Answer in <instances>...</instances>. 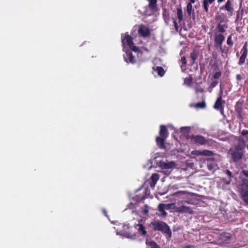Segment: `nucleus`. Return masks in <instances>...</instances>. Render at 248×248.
Listing matches in <instances>:
<instances>
[{
	"label": "nucleus",
	"mask_w": 248,
	"mask_h": 248,
	"mask_svg": "<svg viewBox=\"0 0 248 248\" xmlns=\"http://www.w3.org/2000/svg\"><path fill=\"white\" fill-rule=\"evenodd\" d=\"M169 136V133L166 126L164 125L160 126L159 136L156 137L155 141L156 145L160 149H164L166 146L165 142Z\"/></svg>",
	"instance_id": "nucleus-1"
},
{
	"label": "nucleus",
	"mask_w": 248,
	"mask_h": 248,
	"mask_svg": "<svg viewBox=\"0 0 248 248\" xmlns=\"http://www.w3.org/2000/svg\"><path fill=\"white\" fill-rule=\"evenodd\" d=\"M228 155L233 162H237L240 161L244 154V152L234 147L231 148L228 152Z\"/></svg>",
	"instance_id": "nucleus-2"
},
{
	"label": "nucleus",
	"mask_w": 248,
	"mask_h": 248,
	"mask_svg": "<svg viewBox=\"0 0 248 248\" xmlns=\"http://www.w3.org/2000/svg\"><path fill=\"white\" fill-rule=\"evenodd\" d=\"M175 195L178 200V204L183 203L192 204V200L190 198V193L186 191H181L176 192Z\"/></svg>",
	"instance_id": "nucleus-3"
},
{
	"label": "nucleus",
	"mask_w": 248,
	"mask_h": 248,
	"mask_svg": "<svg viewBox=\"0 0 248 248\" xmlns=\"http://www.w3.org/2000/svg\"><path fill=\"white\" fill-rule=\"evenodd\" d=\"M122 42L124 48L126 45L134 52L138 51V47L134 46L132 37L129 35L127 32H126L124 34V37H123V36H122Z\"/></svg>",
	"instance_id": "nucleus-4"
},
{
	"label": "nucleus",
	"mask_w": 248,
	"mask_h": 248,
	"mask_svg": "<svg viewBox=\"0 0 248 248\" xmlns=\"http://www.w3.org/2000/svg\"><path fill=\"white\" fill-rule=\"evenodd\" d=\"M152 226L155 231L162 232H171V230L169 226L162 221H154L151 223Z\"/></svg>",
	"instance_id": "nucleus-5"
},
{
	"label": "nucleus",
	"mask_w": 248,
	"mask_h": 248,
	"mask_svg": "<svg viewBox=\"0 0 248 248\" xmlns=\"http://www.w3.org/2000/svg\"><path fill=\"white\" fill-rule=\"evenodd\" d=\"M240 192L242 200L248 204V180H244L240 186Z\"/></svg>",
	"instance_id": "nucleus-6"
},
{
	"label": "nucleus",
	"mask_w": 248,
	"mask_h": 248,
	"mask_svg": "<svg viewBox=\"0 0 248 248\" xmlns=\"http://www.w3.org/2000/svg\"><path fill=\"white\" fill-rule=\"evenodd\" d=\"M218 234L217 236V243L219 245L222 246L226 244H228L231 239V233H217Z\"/></svg>",
	"instance_id": "nucleus-7"
},
{
	"label": "nucleus",
	"mask_w": 248,
	"mask_h": 248,
	"mask_svg": "<svg viewBox=\"0 0 248 248\" xmlns=\"http://www.w3.org/2000/svg\"><path fill=\"white\" fill-rule=\"evenodd\" d=\"M175 211L179 214H188L192 215L194 212L192 208L184 205L175 206L174 208Z\"/></svg>",
	"instance_id": "nucleus-8"
},
{
	"label": "nucleus",
	"mask_w": 248,
	"mask_h": 248,
	"mask_svg": "<svg viewBox=\"0 0 248 248\" xmlns=\"http://www.w3.org/2000/svg\"><path fill=\"white\" fill-rule=\"evenodd\" d=\"M225 104V100L222 99V96L220 95L217 99L213 107L215 109L219 110L221 113L223 114L224 112V105Z\"/></svg>",
	"instance_id": "nucleus-9"
},
{
	"label": "nucleus",
	"mask_w": 248,
	"mask_h": 248,
	"mask_svg": "<svg viewBox=\"0 0 248 248\" xmlns=\"http://www.w3.org/2000/svg\"><path fill=\"white\" fill-rule=\"evenodd\" d=\"M189 139L195 143L200 145H203L207 142L205 138L200 135H192L189 136Z\"/></svg>",
	"instance_id": "nucleus-10"
},
{
	"label": "nucleus",
	"mask_w": 248,
	"mask_h": 248,
	"mask_svg": "<svg viewBox=\"0 0 248 248\" xmlns=\"http://www.w3.org/2000/svg\"><path fill=\"white\" fill-rule=\"evenodd\" d=\"M236 140L237 141V144L234 146V147L244 152V150L247 146L246 141L244 138L241 137H238L237 138Z\"/></svg>",
	"instance_id": "nucleus-11"
},
{
	"label": "nucleus",
	"mask_w": 248,
	"mask_h": 248,
	"mask_svg": "<svg viewBox=\"0 0 248 248\" xmlns=\"http://www.w3.org/2000/svg\"><path fill=\"white\" fill-rule=\"evenodd\" d=\"M243 103L244 100H239L236 102L234 106L235 111L237 114V117L239 118H242V113L243 111L242 105Z\"/></svg>",
	"instance_id": "nucleus-12"
},
{
	"label": "nucleus",
	"mask_w": 248,
	"mask_h": 248,
	"mask_svg": "<svg viewBox=\"0 0 248 248\" xmlns=\"http://www.w3.org/2000/svg\"><path fill=\"white\" fill-rule=\"evenodd\" d=\"M125 61L127 62H130L132 64L136 62V59L134 56L132 52L130 50H127L125 52V54L124 56Z\"/></svg>",
	"instance_id": "nucleus-13"
},
{
	"label": "nucleus",
	"mask_w": 248,
	"mask_h": 248,
	"mask_svg": "<svg viewBox=\"0 0 248 248\" xmlns=\"http://www.w3.org/2000/svg\"><path fill=\"white\" fill-rule=\"evenodd\" d=\"M139 34L144 37H148L150 34V31L148 27L140 26L139 29Z\"/></svg>",
	"instance_id": "nucleus-14"
},
{
	"label": "nucleus",
	"mask_w": 248,
	"mask_h": 248,
	"mask_svg": "<svg viewBox=\"0 0 248 248\" xmlns=\"http://www.w3.org/2000/svg\"><path fill=\"white\" fill-rule=\"evenodd\" d=\"M220 10H226L228 12L232 13L233 11V8L232 6V2L230 0H228L225 5L221 6L219 8Z\"/></svg>",
	"instance_id": "nucleus-15"
},
{
	"label": "nucleus",
	"mask_w": 248,
	"mask_h": 248,
	"mask_svg": "<svg viewBox=\"0 0 248 248\" xmlns=\"http://www.w3.org/2000/svg\"><path fill=\"white\" fill-rule=\"evenodd\" d=\"M241 56H240V58L238 62L239 65H242L245 63V60L248 54V49L242 48L241 50Z\"/></svg>",
	"instance_id": "nucleus-16"
},
{
	"label": "nucleus",
	"mask_w": 248,
	"mask_h": 248,
	"mask_svg": "<svg viewBox=\"0 0 248 248\" xmlns=\"http://www.w3.org/2000/svg\"><path fill=\"white\" fill-rule=\"evenodd\" d=\"M199 55V51L194 49L190 54V58L191 60V64L193 65L195 63Z\"/></svg>",
	"instance_id": "nucleus-17"
},
{
	"label": "nucleus",
	"mask_w": 248,
	"mask_h": 248,
	"mask_svg": "<svg viewBox=\"0 0 248 248\" xmlns=\"http://www.w3.org/2000/svg\"><path fill=\"white\" fill-rule=\"evenodd\" d=\"M175 166V164L174 162L171 161L170 162H161L160 167L163 169H169L174 168Z\"/></svg>",
	"instance_id": "nucleus-18"
},
{
	"label": "nucleus",
	"mask_w": 248,
	"mask_h": 248,
	"mask_svg": "<svg viewBox=\"0 0 248 248\" xmlns=\"http://www.w3.org/2000/svg\"><path fill=\"white\" fill-rule=\"evenodd\" d=\"M120 234L122 236L131 239H135L137 234H140L142 236L144 237L146 233H117Z\"/></svg>",
	"instance_id": "nucleus-19"
},
{
	"label": "nucleus",
	"mask_w": 248,
	"mask_h": 248,
	"mask_svg": "<svg viewBox=\"0 0 248 248\" xmlns=\"http://www.w3.org/2000/svg\"><path fill=\"white\" fill-rule=\"evenodd\" d=\"M215 0H203L202 6L204 11L208 13L209 12V4H212Z\"/></svg>",
	"instance_id": "nucleus-20"
},
{
	"label": "nucleus",
	"mask_w": 248,
	"mask_h": 248,
	"mask_svg": "<svg viewBox=\"0 0 248 248\" xmlns=\"http://www.w3.org/2000/svg\"><path fill=\"white\" fill-rule=\"evenodd\" d=\"M225 40V36L222 33L217 34L215 36L214 42L223 43Z\"/></svg>",
	"instance_id": "nucleus-21"
},
{
	"label": "nucleus",
	"mask_w": 248,
	"mask_h": 248,
	"mask_svg": "<svg viewBox=\"0 0 248 248\" xmlns=\"http://www.w3.org/2000/svg\"><path fill=\"white\" fill-rule=\"evenodd\" d=\"M149 1V7L153 10H155L157 8V0H147Z\"/></svg>",
	"instance_id": "nucleus-22"
},
{
	"label": "nucleus",
	"mask_w": 248,
	"mask_h": 248,
	"mask_svg": "<svg viewBox=\"0 0 248 248\" xmlns=\"http://www.w3.org/2000/svg\"><path fill=\"white\" fill-rule=\"evenodd\" d=\"M158 179L159 175L157 173H153L151 177V180L152 182V184H151V186L152 187L154 186Z\"/></svg>",
	"instance_id": "nucleus-23"
},
{
	"label": "nucleus",
	"mask_w": 248,
	"mask_h": 248,
	"mask_svg": "<svg viewBox=\"0 0 248 248\" xmlns=\"http://www.w3.org/2000/svg\"><path fill=\"white\" fill-rule=\"evenodd\" d=\"M177 16L179 22L183 19V10L181 7L177 8Z\"/></svg>",
	"instance_id": "nucleus-24"
},
{
	"label": "nucleus",
	"mask_w": 248,
	"mask_h": 248,
	"mask_svg": "<svg viewBox=\"0 0 248 248\" xmlns=\"http://www.w3.org/2000/svg\"><path fill=\"white\" fill-rule=\"evenodd\" d=\"M225 173L228 177L227 179H225V182L226 184H229L232 180V172L228 170H225Z\"/></svg>",
	"instance_id": "nucleus-25"
},
{
	"label": "nucleus",
	"mask_w": 248,
	"mask_h": 248,
	"mask_svg": "<svg viewBox=\"0 0 248 248\" xmlns=\"http://www.w3.org/2000/svg\"><path fill=\"white\" fill-rule=\"evenodd\" d=\"M158 211L161 213L163 216H166L167 213L165 211V205L164 204H160L158 206Z\"/></svg>",
	"instance_id": "nucleus-26"
},
{
	"label": "nucleus",
	"mask_w": 248,
	"mask_h": 248,
	"mask_svg": "<svg viewBox=\"0 0 248 248\" xmlns=\"http://www.w3.org/2000/svg\"><path fill=\"white\" fill-rule=\"evenodd\" d=\"M226 28H227V26L225 24L219 23L217 27V29L218 32L220 33H224L225 31Z\"/></svg>",
	"instance_id": "nucleus-27"
},
{
	"label": "nucleus",
	"mask_w": 248,
	"mask_h": 248,
	"mask_svg": "<svg viewBox=\"0 0 248 248\" xmlns=\"http://www.w3.org/2000/svg\"><path fill=\"white\" fill-rule=\"evenodd\" d=\"M186 11L189 16L192 15V13H194V11L193 9L192 4H191L190 3H188L187 4Z\"/></svg>",
	"instance_id": "nucleus-28"
},
{
	"label": "nucleus",
	"mask_w": 248,
	"mask_h": 248,
	"mask_svg": "<svg viewBox=\"0 0 248 248\" xmlns=\"http://www.w3.org/2000/svg\"><path fill=\"white\" fill-rule=\"evenodd\" d=\"M146 196L145 195L140 196L139 195H137L133 198V199L136 202L140 203L141 202H142L143 200H144Z\"/></svg>",
	"instance_id": "nucleus-29"
},
{
	"label": "nucleus",
	"mask_w": 248,
	"mask_h": 248,
	"mask_svg": "<svg viewBox=\"0 0 248 248\" xmlns=\"http://www.w3.org/2000/svg\"><path fill=\"white\" fill-rule=\"evenodd\" d=\"M135 228L140 232H147L144 226L141 224H138L135 225Z\"/></svg>",
	"instance_id": "nucleus-30"
},
{
	"label": "nucleus",
	"mask_w": 248,
	"mask_h": 248,
	"mask_svg": "<svg viewBox=\"0 0 248 248\" xmlns=\"http://www.w3.org/2000/svg\"><path fill=\"white\" fill-rule=\"evenodd\" d=\"M155 70L157 72L158 75L160 77L163 76L165 73L164 69L161 66H157Z\"/></svg>",
	"instance_id": "nucleus-31"
},
{
	"label": "nucleus",
	"mask_w": 248,
	"mask_h": 248,
	"mask_svg": "<svg viewBox=\"0 0 248 248\" xmlns=\"http://www.w3.org/2000/svg\"><path fill=\"white\" fill-rule=\"evenodd\" d=\"M202 155H205L207 156H212L214 155V153L208 150H204L202 151Z\"/></svg>",
	"instance_id": "nucleus-32"
},
{
	"label": "nucleus",
	"mask_w": 248,
	"mask_h": 248,
	"mask_svg": "<svg viewBox=\"0 0 248 248\" xmlns=\"http://www.w3.org/2000/svg\"><path fill=\"white\" fill-rule=\"evenodd\" d=\"M227 44L230 47H232L233 45V41L232 40V34L229 35L227 39Z\"/></svg>",
	"instance_id": "nucleus-33"
},
{
	"label": "nucleus",
	"mask_w": 248,
	"mask_h": 248,
	"mask_svg": "<svg viewBox=\"0 0 248 248\" xmlns=\"http://www.w3.org/2000/svg\"><path fill=\"white\" fill-rule=\"evenodd\" d=\"M146 243L147 245H150L151 248H160L158 245L154 241H151L148 242L147 241H146Z\"/></svg>",
	"instance_id": "nucleus-34"
},
{
	"label": "nucleus",
	"mask_w": 248,
	"mask_h": 248,
	"mask_svg": "<svg viewBox=\"0 0 248 248\" xmlns=\"http://www.w3.org/2000/svg\"><path fill=\"white\" fill-rule=\"evenodd\" d=\"M195 107L197 108H204L206 107V104L204 101L197 103Z\"/></svg>",
	"instance_id": "nucleus-35"
},
{
	"label": "nucleus",
	"mask_w": 248,
	"mask_h": 248,
	"mask_svg": "<svg viewBox=\"0 0 248 248\" xmlns=\"http://www.w3.org/2000/svg\"><path fill=\"white\" fill-rule=\"evenodd\" d=\"M221 75V73L220 71L216 72L213 76V78L215 79H218Z\"/></svg>",
	"instance_id": "nucleus-36"
},
{
	"label": "nucleus",
	"mask_w": 248,
	"mask_h": 248,
	"mask_svg": "<svg viewBox=\"0 0 248 248\" xmlns=\"http://www.w3.org/2000/svg\"><path fill=\"white\" fill-rule=\"evenodd\" d=\"M195 91L197 93H202L204 92V89L200 86H197L195 88Z\"/></svg>",
	"instance_id": "nucleus-37"
},
{
	"label": "nucleus",
	"mask_w": 248,
	"mask_h": 248,
	"mask_svg": "<svg viewBox=\"0 0 248 248\" xmlns=\"http://www.w3.org/2000/svg\"><path fill=\"white\" fill-rule=\"evenodd\" d=\"M191 154L193 155H202V151L199 150H194L191 152Z\"/></svg>",
	"instance_id": "nucleus-38"
},
{
	"label": "nucleus",
	"mask_w": 248,
	"mask_h": 248,
	"mask_svg": "<svg viewBox=\"0 0 248 248\" xmlns=\"http://www.w3.org/2000/svg\"><path fill=\"white\" fill-rule=\"evenodd\" d=\"M149 207L147 204L144 205V209L142 210V213L144 215H147L149 212Z\"/></svg>",
	"instance_id": "nucleus-39"
},
{
	"label": "nucleus",
	"mask_w": 248,
	"mask_h": 248,
	"mask_svg": "<svg viewBox=\"0 0 248 248\" xmlns=\"http://www.w3.org/2000/svg\"><path fill=\"white\" fill-rule=\"evenodd\" d=\"M218 81H217V80L213 81V82H212L211 83L210 87L211 88L213 89L214 87H215L218 84Z\"/></svg>",
	"instance_id": "nucleus-40"
},
{
	"label": "nucleus",
	"mask_w": 248,
	"mask_h": 248,
	"mask_svg": "<svg viewBox=\"0 0 248 248\" xmlns=\"http://www.w3.org/2000/svg\"><path fill=\"white\" fill-rule=\"evenodd\" d=\"M181 62L183 64V65L186 66L187 63V61L186 58L185 56L182 57L181 59Z\"/></svg>",
	"instance_id": "nucleus-41"
},
{
	"label": "nucleus",
	"mask_w": 248,
	"mask_h": 248,
	"mask_svg": "<svg viewBox=\"0 0 248 248\" xmlns=\"http://www.w3.org/2000/svg\"><path fill=\"white\" fill-rule=\"evenodd\" d=\"M173 25H174L175 30L176 31H178L179 26H178V25L176 21V19L174 18H173Z\"/></svg>",
	"instance_id": "nucleus-42"
},
{
	"label": "nucleus",
	"mask_w": 248,
	"mask_h": 248,
	"mask_svg": "<svg viewBox=\"0 0 248 248\" xmlns=\"http://www.w3.org/2000/svg\"><path fill=\"white\" fill-rule=\"evenodd\" d=\"M215 42L214 46L216 48H218V47L221 46L222 43H220L219 42Z\"/></svg>",
	"instance_id": "nucleus-43"
},
{
	"label": "nucleus",
	"mask_w": 248,
	"mask_h": 248,
	"mask_svg": "<svg viewBox=\"0 0 248 248\" xmlns=\"http://www.w3.org/2000/svg\"><path fill=\"white\" fill-rule=\"evenodd\" d=\"M185 82L186 84L187 85L189 86L191 84L192 82V80L191 78H187L185 80Z\"/></svg>",
	"instance_id": "nucleus-44"
},
{
	"label": "nucleus",
	"mask_w": 248,
	"mask_h": 248,
	"mask_svg": "<svg viewBox=\"0 0 248 248\" xmlns=\"http://www.w3.org/2000/svg\"><path fill=\"white\" fill-rule=\"evenodd\" d=\"M241 134L243 136H245L248 135V130L246 129L243 130L241 133Z\"/></svg>",
	"instance_id": "nucleus-45"
},
{
	"label": "nucleus",
	"mask_w": 248,
	"mask_h": 248,
	"mask_svg": "<svg viewBox=\"0 0 248 248\" xmlns=\"http://www.w3.org/2000/svg\"><path fill=\"white\" fill-rule=\"evenodd\" d=\"M242 48H244L245 49H248V43L246 42H245L244 45L243 46V47Z\"/></svg>",
	"instance_id": "nucleus-46"
},
{
	"label": "nucleus",
	"mask_w": 248,
	"mask_h": 248,
	"mask_svg": "<svg viewBox=\"0 0 248 248\" xmlns=\"http://www.w3.org/2000/svg\"><path fill=\"white\" fill-rule=\"evenodd\" d=\"M236 79L238 80H240L242 79V77H241V76L240 75H239V74L237 75H236Z\"/></svg>",
	"instance_id": "nucleus-47"
},
{
	"label": "nucleus",
	"mask_w": 248,
	"mask_h": 248,
	"mask_svg": "<svg viewBox=\"0 0 248 248\" xmlns=\"http://www.w3.org/2000/svg\"><path fill=\"white\" fill-rule=\"evenodd\" d=\"M218 48H219L220 52H221V53H223L224 52V49H223L222 46L218 47Z\"/></svg>",
	"instance_id": "nucleus-48"
},
{
	"label": "nucleus",
	"mask_w": 248,
	"mask_h": 248,
	"mask_svg": "<svg viewBox=\"0 0 248 248\" xmlns=\"http://www.w3.org/2000/svg\"><path fill=\"white\" fill-rule=\"evenodd\" d=\"M196 1V0H189V2L188 3H190L191 4L194 3Z\"/></svg>",
	"instance_id": "nucleus-49"
},
{
	"label": "nucleus",
	"mask_w": 248,
	"mask_h": 248,
	"mask_svg": "<svg viewBox=\"0 0 248 248\" xmlns=\"http://www.w3.org/2000/svg\"><path fill=\"white\" fill-rule=\"evenodd\" d=\"M218 3H221L224 1V0H217Z\"/></svg>",
	"instance_id": "nucleus-50"
},
{
	"label": "nucleus",
	"mask_w": 248,
	"mask_h": 248,
	"mask_svg": "<svg viewBox=\"0 0 248 248\" xmlns=\"http://www.w3.org/2000/svg\"><path fill=\"white\" fill-rule=\"evenodd\" d=\"M103 212H104V214L106 216L107 215V211L105 209L103 210Z\"/></svg>",
	"instance_id": "nucleus-51"
},
{
	"label": "nucleus",
	"mask_w": 248,
	"mask_h": 248,
	"mask_svg": "<svg viewBox=\"0 0 248 248\" xmlns=\"http://www.w3.org/2000/svg\"><path fill=\"white\" fill-rule=\"evenodd\" d=\"M167 234H168V235H169V236H169V237H170H170H171V233H167Z\"/></svg>",
	"instance_id": "nucleus-52"
},
{
	"label": "nucleus",
	"mask_w": 248,
	"mask_h": 248,
	"mask_svg": "<svg viewBox=\"0 0 248 248\" xmlns=\"http://www.w3.org/2000/svg\"><path fill=\"white\" fill-rule=\"evenodd\" d=\"M246 142H247H247H248V137H247L246 138Z\"/></svg>",
	"instance_id": "nucleus-53"
},
{
	"label": "nucleus",
	"mask_w": 248,
	"mask_h": 248,
	"mask_svg": "<svg viewBox=\"0 0 248 248\" xmlns=\"http://www.w3.org/2000/svg\"><path fill=\"white\" fill-rule=\"evenodd\" d=\"M247 149L248 150V144H247Z\"/></svg>",
	"instance_id": "nucleus-54"
},
{
	"label": "nucleus",
	"mask_w": 248,
	"mask_h": 248,
	"mask_svg": "<svg viewBox=\"0 0 248 248\" xmlns=\"http://www.w3.org/2000/svg\"><path fill=\"white\" fill-rule=\"evenodd\" d=\"M247 226H248V225Z\"/></svg>",
	"instance_id": "nucleus-55"
}]
</instances>
